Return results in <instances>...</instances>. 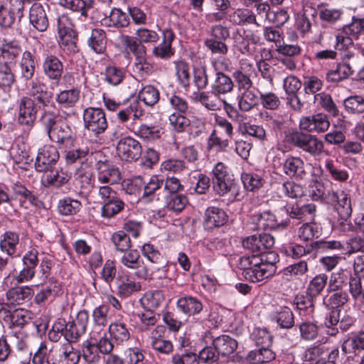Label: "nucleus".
I'll list each match as a JSON object with an SVG mask.
<instances>
[{"instance_id":"obj_37","label":"nucleus","mask_w":364,"mask_h":364,"mask_svg":"<svg viewBox=\"0 0 364 364\" xmlns=\"http://www.w3.org/2000/svg\"><path fill=\"white\" fill-rule=\"evenodd\" d=\"M316 207L314 205L309 204L302 207L299 205L293 206L289 213L292 218L303 219L308 215L314 213Z\"/></svg>"},{"instance_id":"obj_39","label":"nucleus","mask_w":364,"mask_h":364,"mask_svg":"<svg viewBox=\"0 0 364 364\" xmlns=\"http://www.w3.org/2000/svg\"><path fill=\"white\" fill-rule=\"evenodd\" d=\"M242 180L247 190L253 191L262 185V178L250 173H245L242 176Z\"/></svg>"},{"instance_id":"obj_23","label":"nucleus","mask_w":364,"mask_h":364,"mask_svg":"<svg viewBox=\"0 0 364 364\" xmlns=\"http://www.w3.org/2000/svg\"><path fill=\"white\" fill-rule=\"evenodd\" d=\"M164 301L163 294L159 291L149 292L141 299L142 305L147 309L154 310Z\"/></svg>"},{"instance_id":"obj_18","label":"nucleus","mask_w":364,"mask_h":364,"mask_svg":"<svg viewBox=\"0 0 364 364\" xmlns=\"http://www.w3.org/2000/svg\"><path fill=\"white\" fill-rule=\"evenodd\" d=\"M218 95L219 94L214 91L210 95L201 92L198 96V98L201 103L210 109L216 110L220 109L223 105L225 107L229 106L227 102L225 100L220 99Z\"/></svg>"},{"instance_id":"obj_9","label":"nucleus","mask_w":364,"mask_h":364,"mask_svg":"<svg viewBox=\"0 0 364 364\" xmlns=\"http://www.w3.org/2000/svg\"><path fill=\"white\" fill-rule=\"evenodd\" d=\"M59 155L55 147L50 145L44 146L39 150L36 156V168L38 171H46L51 164L58 159Z\"/></svg>"},{"instance_id":"obj_5","label":"nucleus","mask_w":364,"mask_h":364,"mask_svg":"<svg viewBox=\"0 0 364 364\" xmlns=\"http://www.w3.org/2000/svg\"><path fill=\"white\" fill-rule=\"evenodd\" d=\"M43 121L47 126L48 133L51 140L66 145L71 144V131L68 126L55 124L53 117L50 115L44 116Z\"/></svg>"},{"instance_id":"obj_12","label":"nucleus","mask_w":364,"mask_h":364,"mask_svg":"<svg viewBox=\"0 0 364 364\" xmlns=\"http://www.w3.org/2000/svg\"><path fill=\"white\" fill-rule=\"evenodd\" d=\"M30 22L39 31H45L48 26L45 7L40 3H35L31 8Z\"/></svg>"},{"instance_id":"obj_40","label":"nucleus","mask_w":364,"mask_h":364,"mask_svg":"<svg viewBox=\"0 0 364 364\" xmlns=\"http://www.w3.org/2000/svg\"><path fill=\"white\" fill-rule=\"evenodd\" d=\"M80 356L77 353L73 350V347L69 343H67L63 347L61 361L65 364H76Z\"/></svg>"},{"instance_id":"obj_51","label":"nucleus","mask_w":364,"mask_h":364,"mask_svg":"<svg viewBox=\"0 0 364 364\" xmlns=\"http://www.w3.org/2000/svg\"><path fill=\"white\" fill-rule=\"evenodd\" d=\"M344 102L346 107L353 112H362L364 111V100L360 96L348 97Z\"/></svg>"},{"instance_id":"obj_16","label":"nucleus","mask_w":364,"mask_h":364,"mask_svg":"<svg viewBox=\"0 0 364 364\" xmlns=\"http://www.w3.org/2000/svg\"><path fill=\"white\" fill-rule=\"evenodd\" d=\"M213 345L218 354L227 356L234 353L237 347V342L228 336H222L213 341Z\"/></svg>"},{"instance_id":"obj_19","label":"nucleus","mask_w":364,"mask_h":364,"mask_svg":"<svg viewBox=\"0 0 364 364\" xmlns=\"http://www.w3.org/2000/svg\"><path fill=\"white\" fill-rule=\"evenodd\" d=\"M178 306L181 311L188 315L198 314L203 309L202 304L193 297H184L178 301Z\"/></svg>"},{"instance_id":"obj_59","label":"nucleus","mask_w":364,"mask_h":364,"mask_svg":"<svg viewBox=\"0 0 364 364\" xmlns=\"http://www.w3.org/2000/svg\"><path fill=\"white\" fill-rule=\"evenodd\" d=\"M205 45L214 53L225 54L228 52V47L222 41L210 38L205 41Z\"/></svg>"},{"instance_id":"obj_24","label":"nucleus","mask_w":364,"mask_h":364,"mask_svg":"<svg viewBox=\"0 0 364 364\" xmlns=\"http://www.w3.org/2000/svg\"><path fill=\"white\" fill-rule=\"evenodd\" d=\"M89 45L96 53H102L106 45L105 33L102 30H93L89 40Z\"/></svg>"},{"instance_id":"obj_50","label":"nucleus","mask_w":364,"mask_h":364,"mask_svg":"<svg viewBox=\"0 0 364 364\" xmlns=\"http://www.w3.org/2000/svg\"><path fill=\"white\" fill-rule=\"evenodd\" d=\"M341 10L335 9H325L320 11V18L330 23H333L338 21L341 17Z\"/></svg>"},{"instance_id":"obj_35","label":"nucleus","mask_w":364,"mask_h":364,"mask_svg":"<svg viewBox=\"0 0 364 364\" xmlns=\"http://www.w3.org/2000/svg\"><path fill=\"white\" fill-rule=\"evenodd\" d=\"M257 102V99L255 93L250 90H245L242 93L239 102V106L242 110L247 112L256 105Z\"/></svg>"},{"instance_id":"obj_60","label":"nucleus","mask_w":364,"mask_h":364,"mask_svg":"<svg viewBox=\"0 0 364 364\" xmlns=\"http://www.w3.org/2000/svg\"><path fill=\"white\" fill-rule=\"evenodd\" d=\"M106 79L110 84L117 85L123 79L122 72L114 67H109L106 70Z\"/></svg>"},{"instance_id":"obj_46","label":"nucleus","mask_w":364,"mask_h":364,"mask_svg":"<svg viewBox=\"0 0 364 364\" xmlns=\"http://www.w3.org/2000/svg\"><path fill=\"white\" fill-rule=\"evenodd\" d=\"M232 18L233 21L238 24L245 22L251 23L256 21L255 14L248 10L242 9H237L234 13Z\"/></svg>"},{"instance_id":"obj_6","label":"nucleus","mask_w":364,"mask_h":364,"mask_svg":"<svg viewBox=\"0 0 364 364\" xmlns=\"http://www.w3.org/2000/svg\"><path fill=\"white\" fill-rule=\"evenodd\" d=\"M83 119L86 128L96 134L102 133L107 127L105 114L100 109H86Z\"/></svg>"},{"instance_id":"obj_49","label":"nucleus","mask_w":364,"mask_h":364,"mask_svg":"<svg viewBox=\"0 0 364 364\" xmlns=\"http://www.w3.org/2000/svg\"><path fill=\"white\" fill-rule=\"evenodd\" d=\"M141 289L139 283L127 279L123 282L119 287V292L124 296H128L134 292L138 291Z\"/></svg>"},{"instance_id":"obj_53","label":"nucleus","mask_w":364,"mask_h":364,"mask_svg":"<svg viewBox=\"0 0 364 364\" xmlns=\"http://www.w3.org/2000/svg\"><path fill=\"white\" fill-rule=\"evenodd\" d=\"M346 275L342 272H336L331 275L329 281V288L331 291H337L341 289L343 286H346Z\"/></svg>"},{"instance_id":"obj_4","label":"nucleus","mask_w":364,"mask_h":364,"mask_svg":"<svg viewBox=\"0 0 364 364\" xmlns=\"http://www.w3.org/2000/svg\"><path fill=\"white\" fill-rule=\"evenodd\" d=\"M289 141L303 151L314 156L320 154L323 149V142L316 136L302 132H294L289 136Z\"/></svg>"},{"instance_id":"obj_22","label":"nucleus","mask_w":364,"mask_h":364,"mask_svg":"<svg viewBox=\"0 0 364 364\" xmlns=\"http://www.w3.org/2000/svg\"><path fill=\"white\" fill-rule=\"evenodd\" d=\"M274 358L273 352L268 349L262 348L259 350L251 351L247 359L252 364H261L267 363Z\"/></svg>"},{"instance_id":"obj_58","label":"nucleus","mask_w":364,"mask_h":364,"mask_svg":"<svg viewBox=\"0 0 364 364\" xmlns=\"http://www.w3.org/2000/svg\"><path fill=\"white\" fill-rule=\"evenodd\" d=\"M364 278L360 277H351L349 281L350 292L354 299H358L361 294L362 284Z\"/></svg>"},{"instance_id":"obj_14","label":"nucleus","mask_w":364,"mask_h":364,"mask_svg":"<svg viewBox=\"0 0 364 364\" xmlns=\"http://www.w3.org/2000/svg\"><path fill=\"white\" fill-rule=\"evenodd\" d=\"M164 326H156L155 330L152 332L151 346L156 350L167 354L172 351L173 346L169 341L161 338V334L164 333Z\"/></svg>"},{"instance_id":"obj_55","label":"nucleus","mask_w":364,"mask_h":364,"mask_svg":"<svg viewBox=\"0 0 364 364\" xmlns=\"http://www.w3.org/2000/svg\"><path fill=\"white\" fill-rule=\"evenodd\" d=\"M79 98V92L75 90H65L58 95V101L60 103L73 104L76 102Z\"/></svg>"},{"instance_id":"obj_56","label":"nucleus","mask_w":364,"mask_h":364,"mask_svg":"<svg viewBox=\"0 0 364 364\" xmlns=\"http://www.w3.org/2000/svg\"><path fill=\"white\" fill-rule=\"evenodd\" d=\"M58 291V287L55 284H50L45 289L36 294L35 297L37 304H41L51 298Z\"/></svg>"},{"instance_id":"obj_47","label":"nucleus","mask_w":364,"mask_h":364,"mask_svg":"<svg viewBox=\"0 0 364 364\" xmlns=\"http://www.w3.org/2000/svg\"><path fill=\"white\" fill-rule=\"evenodd\" d=\"M188 203L187 198L181 195H171L167 207L176 212L181 211Z\"/></svg>"},{"instance_id":"obj_63","label":"nucleus","mask_w":364,"mask_h":364,"mask_svg":"<svg viewBox=\"0 0 364 364\" xmlns=\"http://www.w3.org/2000/svg\"><path fill=\"white\" fill-rule=\"evenodd\" d=\"M284 87L287 92L294 95L300 89L301 82L294 76H289L284 80Z\"/></svg>"},{"instance_id":"obj_1","label":"nucleus","mask_w":364,"mask_h":364,"mask_svg":"<svg viewBox=\"0 0 364 364\" xmlns=\"http://www.w3.org/2000/svg\"><path fill=\"white\" fill-rule=\"evenodd\" d=\"M157 254L151 257L140 259L139 253L136 250L125 252L121 258L122 263L127 267L135 270L134 274L139 278L151 279L159 271L156 259Z\"/></svg>"},{"instance_id":"obj_42","label":"nucleus","mask_w":364,"mask_h":364,"mask_svg":"<svg viewBox=\"0 0 364 364\" xmlns=\"http://www.w3.org/2000/svg\"><path fill=\"white\" fill-rule=\"evenodd\" d=\"M14 82V76L11 69L8 65V63L0 68V87H10Z\"/></svg>"},{"instance_id":"obj_26","label":"nucleus","mask_w":364,"mask_h":364,"mask_svg":"<svg viewBox=\"0 0 364 364\" xmlns=\"http://www.w3.org/2000/svg\"><path fill=\"white\" fill-rule=\"evenodd\" d=\"M355 68H352L349 64L339 65L336 70H332L327 74L329 81L336 82L348 77L354 71Z\"/></svg>"},{"instance_id":"obj_61","label":"nucleus","mask_w":364,"mask_h":364,"mask_svg":"<svg viewBox=\"0 0 364 364\" xmlns=\"http://www.w3.org/2000/svg\"><path fill=\"white\" fill-rule=\"evenodd\" d=\"M259 242V236L252 235L244 240L242 245L252 253L259 254L261 253Z\"/></svg>"},{"instance_id":"obj_45","label":"nucleus","mask_w":364,"mask_h":364,"mask_svg":"<svg viewBox=\"0 0 364 364\" xmlns=\"http://www.w3.org/2000/svg\"><path fill=\"white\" fill-rule=\"evenodd\" d=\"M176 69L179 81L183 86H187L190 80L188 65L186 63L180 61L176 63Z\"/></svg>"},{"instance_id":"obj_7","label":"nucleus","mask_w":364,"mask_h":364,"mask_svg":"<svg viewBox=\"0 0 364 364\" xmlns=\"http://www.w3.org/2000/svg\"><path fill=\"white\" fill-rule=\"evenodd\" d=\"M118 156L124 161L137 160L141 154V146L139 141L132 137H124L118 142L117 146Z\"/></svg>"},{"instance_id":"obj_15","label":"nucleus","mask_w":364,"mask_h":364,"mask_svg":"<svg viewBox=\"0 0 364 364\" xmlns=\"http://www.w3.org/2000/svg\"><path fill=\"white\" fill-rule=\"evenodd\" d=\"M31 289L28 287H15L9 289L6 293V301L9 305H19L29 299Z\"/></svg>"},{"instance_id":"obj_10","label":"nucleus","mask_w":364,"mask_h":364,"mask_svg":"<svg viewBox=\"0 0 364 364\" xmlns=\"http://www.w3.org/2000/svg\"><path fill=\"white\" fill-rule=\"evenodd\" d=\"M97 180L102 184H116L121 179L118 168L107 162L99 161L97 163Z\"/></svg>"},{"instance_id":"obj_11","label":"nucleus","mask_w":364,"mask_h":364,"mask_svg":"<svg viewBox=\"0 0 364 364\" xmlns=\"http://www.w3.org/2000/svg\"><path fill=\"white\" fill-rule=\"evenodd\" d=\"M331 200L336 202L335 209L342 220H346L351 215L352 208L350 199L343 191H333Z\"/></svg>"},{"instance_id":"obj_20","label":"nucleus","mask_w":364,"mask_h":364,"mask_svg":"<svg viewBox=\"0 0 364 364\" xmlns=\"http://www.w3.org/2000/svg\"><path fill=\"white\" fill-rule=\"evenodd\" d=\"M43 67L46 73L49 77L58 79L61 76L63 65L56 57H48L44 63Z\"/></svg>"},{"instance_id":"obj_54","label":"nucleus","mask_w":364,"mask_h":364,"mask_svg":"<svg viewBox=\"0 0 364 364\" xmlns=\"http://www.w3.org/2000/svg\"><path fill=\"white\" fill-rule=\"evenodd\" d=\"M169 120L171 124L178 132L183 131L185 127H188L190 123L189 119L181 114H176V113H173L170 116Z\"/></svg>"},{"instance_id":"obj_21","label":"nucleus","mask_w":364,"mask_h":364,"mask_svg":"<svg viewBox=\"0 0 364 364\" xmlns=\"http://www.w3.org/2000/svg\"><path fill=\"white\" fill-rule=\"evenodd\" d=\"M164 43L154 49V53L157 57L168 58L172 55L171 45L174 36L171 31L166 30L164 32Z\"/></svg>"},{"instance_id":"obj_48","label":"nucleus","mask_w":364,"mask_h":364,"mask_svg":"<svg viewBox=\"0 0 364 364\" xmlns=\"http://www.w3.org/2000/svg\"><path fill=\"white\" fill-rule=\"evenodd\" d=\"M20 53L21 49L12 44L4 45L1 49V56L7 63H11Z\"/></svg>"},{"instance_id":"obj_44","label":"nucleus","mask_w":364,"mask_h":364,"mask_svg":"<svg viewBox=\"0 0 364 364\" xmlns=\"http://www.w3.org/2000/svg\"><path fill=\"white\" fill-rule=\"evenodd\" d=\"M109 332L114 338L117 341H124L129 338L128 331L123 324H111L109 326Z\"/></svg>"},{"instance_id":"obj_30","label":"nucleus","mask_w":364,"mask_h":364,"mask_svg":"<svg viewBox=\"0 0 364 364\" xmlns=\"http://www.w3.org/2000/svg\"><path fill=\"white\" fill-rule=\"evenodd\" d=\"M217 75L218 77L213 86L214 92L222 94L231 91L233 87V83L230 78L220 73H218Z\"/></svg>"},{"instance_id":"obj_34","label":"nucleus","mask_w":364,"mask_h":364,"mask_svg":"<svg viewBox=\"0 0 364 364\" xmlns=\"http://www.w3.org/2000/svg\"><path fill=\"white\" fill-rule=\"evenodd\" d=\"M303 161L299 158L291 157L284 164V171L286 174L292 176L302 171Z\"/></svg>"},{"instance_id":"obj_41","label":"nucleus","mask_w":364,"mask_h":364,"mask_svg":"<svg viewBox=\"0 0 364 364\" xmlns=\"http://www.w3.org/2000/svg\"><path fill=\"white\" fill-rule=\"evenodd\" d=\"M282 191L290 198H296L303 196V188L294 182H287L282 186Z\"/></svg>"},{"instance_id":"obj_64","label":"nucleus","mask_w":364,"mask_h":364,"mask_svg":"<svg viewBox=\"0 0 364 364\" xmlns=\"http://www.w3.org/2000/svg\"><path fill=\"white\" fill-rule=\"evenodd\" d=\"M83 357L90 363L97 362L100 360L98 348L94 344L90 345L84 350Z\"/></svg>"},{"instance_id":"obj_33","label":"nucleus","mask_w":364,"mask_h":364,"mask_svg":"<svg viewBox=\"0 0 364 364\" xmlns=\"http://www.w3.org/2000/svg\"><path fill=\"white\" fill-rule=\"evenodd\" d=\"M315 102H318L328 112L333 116H336L338 110L333 103L331 96L324 93L318 94L314 96Z\"/></svg>"},{"instance_id":"obj_38","label":"nucleus","mask_w":364,"mask_h":364,"mask_svg":"<svg viewBox=\"0 0 364 364\" xmlns=\"http://www.w3.org/2000/svg\"><path fill=\"white\" fill-rule=\"evenodd\" d=\"M81 204L75 200L67 199L60 201V212L64 215L75 214L80 209Z\"/></svg>"},{"instance_id":"obj_27","label":"nucleus","mask_w":364,"mask_h":364,"mask_svg":"<svg viewBox=\"0 0 364 364\" xmlns=\"http://www.w3.org/2000/svg\"><path fill=\"white\" fill-rule=\"evenodd\" d=\"M109 21V26H114L116 27H124L128 26L129 23V15L122 12L121 10L114 9L112 11L109 18L105 19Z\"/></svg>"},{"instance_id":"obj_32","label":"nucleus","mask_w":364,"mask_h":364,"mask_svg":"<svg viewBox=\"0 0 364 364\" xmlns=\"http://www.w3.org/2000/svg\"><path fill=\"white\" fill-rule=\"evenodd\" d=\"M70 176L63 171L50 172L46 174V179L48 184L53 185L55 187H60L68 183L70 179Z\"/></svg>"},{"instance_id":"obj_31","label":"nucleus","mask_w":364,"mask_h":364,"mask_svg":"<svg viewBox=\"0 0 364 364\" xmlns=\"http://www.w3.org/2000/svg\"><path fill=\"white\" fill-rule=\"evenodd\" d=\"M327 279L328 277L325 274H320L315 277L311 282L308 289L309 296L313 297L318 295L324 289Z\"/></svg>"},{"instance_id":"obj_29","label":"nucleus","mask_w":364,"mask_h":364,"mask_svg":"<svg viewBox=\"0 0 364 364\" xmlns=\"http://www.w3.org/2000/svg\"><path fill=\"white\" fill-rule=\"evenodd\" d=\"M102 215L111 218L121 211L124 207V203L117 197L113 200L103 201Z\"/></svg>"},{"instance_id":"obj_57","label":"nucleus","mask_w":364,"mask_h":364,"mask_svg":"<svg viewBox=\"0 0 364 364\" xmlns=\"http://www.w3.org/2000/svg\"><path fill=\"white\" fill-rule=\"evenodd\" d=\"M214 188L215 191L220 195H224L228 193L232 186V182L228 178V177L213 179Z\"/></svg>"},{"instance_id":"obj_2","label":"nucleus","mask_w":364,"mask_h":364,"mask_svg":"<svg viewBox=\"0 0 364 364\" xmlns=\"http://www.w3.org/2000/svg\"><path fill=\"white\" fill-rule=\"evenodd\" d=\"M33 98H23L19 107L18 122L21 124L30 125L36 119L39 109L46 106L47 93L41 85L33 87Z\"/></svg>"},{"instance_id":"obj_13","label":"nucleus","mask_w":364,"mask_h":364,"mask_svg":"<svg viewBox=\"0 0 364 364\" xmlns=\"http://www.w3.org/2000/svg\"><path fill=\"white\" fill-rule=\"evenodd\" d=\"M274 272V262H269L268 264H262L258 267L247 270L245 273V277L252 282H257L269 277Z\"/></svg>"},{"instance_id":"obj_25","label":"nucleus","mask_w":364,"mask_h":364,"mask_svg":"<svg viewBox=\"0 0 364 364\" xmlns=\"http://www.w3.org/2000/svg\"><path fill=\"white\" fill-rule=\"evenodd\" d=\"M139 97L146 105L154 106L159 100V92L155 87L149 85L141 90Z\"/></svg>"},{"instance_id":"obj_43","label":"nucleus","mask_w":364,"mask_h":364,"mask_svg":"<svg viewBox=\"0 0 364 364\" xmlns=\"http://www.w3.org/2000/svg\"><path fill=\"white\" fill-rule=\"evenodd\" d=\"M277 323L282 328H291L294 323V316L291 311L284 308L277 316Z\"/></svg>"},{"instance_id":"obj_36","label":"nucleus","mask_w":364,"mask_h":364,"mask_svg":"<svg viewBox=\"0 0 364 364\" xmlns=\"http://www.w3.org/2000/svg\"><path fill=\"white\" fill-rule=\"evenodd\" d=\"M112 241L117 249L122 252L129 250L131 247L129 236L122 231L114 233L112 236Z\"/></svg>"},{"instance_id":"obj_28","label":"nucleus","mask_w":364,"mask_h":364,"mask_svg":"<svg viewBox=\"0 0 364 364\" xmlns=\"http://www.w3.org/2000/svg\"><path fill=\"white\" fill-rule=\"evenodd\" d=\"M18 242V236L11 232L5 233L4 240H1L0 247L2 251L9 255H12L16 251V245Z\"/></svg>"},{"instance_id":"obj_17","label":"nucleus","mask_w":364,"mask_h":364,"mask_svg":"<svg viewBox=\"0 0 364 364\" xmlns=\"http://www.w3.org/2000/svg\"><path fill=\"white\" fill-rule=\"evenodd\" d=\"M225 213L218 208H210L206 210L205 225L208 229L223 225L226 221Z\"/></svg>"},{"instance_id":"obj_3","label":"nucleus","mask_w":364,"mask_h":364,"mask_svg":"<svg viewBox=\"0 0 364 364\" xmlns=\"http://www.w3.org/2000/svg\"><path fill=\"white\" fill-rule=\"evenodd\" d=\"M58 27L61 47L68 52L75 53L77 50V35L68 16H62L58 18Z\"/></svg>"},{"instance_id":"obj_52","label":"nucleus","mask_w":364,"mask_h":364,"mask_svg":"<svg viewBox=\"0 0 364 364\" xmlns=\"http://www.w3.org/2000/svg\"><path fill=\"white\" fill-rule=\"evenodd\" d=\"M116 272L117 269L114 262L113 261L108 260L102 268L101 276L107 283L109 284L114 280L116 276Z\"/></svg>"},{"instance_id":"obj_8","label":"nucleus","mask_w":364,"mask_h":364,"mask_svg":"<svg viewBox=\"0 0 364 364\" xmlns=\"http://www.w3.org/2000/svg\"><path fill=\"white\" fill-rule=\"evenodd\" d=\"M123 41L127 48L136 55L135 67L136 70L139 71L148 72L151 66L145 60V49L144 46L129 36H124Z\"/></svg>"},{"instance_id":"obj_62","label":"nucleus","mask_w":364,"mask_h":364,"mask_svg":"<svg viewBox=\"0 0 364 364\" xmlns=\"http://www.w3.org/2000/svg\"><path fill=\"white\" fill-rule=\"evenodd\" d=\"M348 346H352L356 350H364V333H360L353 339L345 341L342 346L343 350L346 352Z\"/></svg>"}]
</instances>
